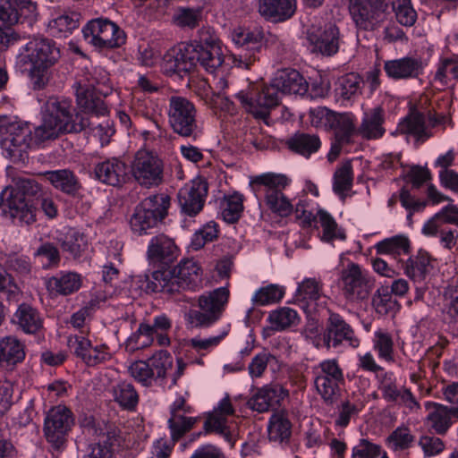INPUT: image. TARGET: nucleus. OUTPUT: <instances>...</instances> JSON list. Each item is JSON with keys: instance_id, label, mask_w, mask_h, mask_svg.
I'll return each instance as SVG.
<instances>
[{"instance_id": "1", "label": "nucleus", "mask_w": 458, "mask_h": 458, "mask_svg": "<svg viewBox=\"0 0 458 458\" xmlns=\"http://www.w3.org/2000/svg\"><path fill=\"white\" fill-rule=\"evenodd\" d=\"M55 42L44 37H35L27 42L17 56L18 64L27 71L34 90L44 89L53 78L52 68L60 59Z\"/></svg>"}, {"instance_id": "2", "label": "nucleus", "mask_w": 458, "mask_h": 458, "mask_svg": "<svg viewBox=\"0 0 458 458\" xmlns=\"http://www.w3.org/2000/svg\"><path fill=\"white\" fill-rule=\"evenodd\" d=\"M47 114L42 123L35 129L34 140L43 142L55 139L60 133H77L93 125L85 115H73L71 101L50 98L46 104Z\"/></svg>"}, {"instance_id": "3", "label": "nucleus", "mask_w": 458, "mask_h": 458, "mask_svg": "<svg viewBox=\"0 0 458 458\" xmlns=\"http://www.w3.org/2000/svg\"><path fill=\"white\" fill-rule=\"evenodd\" d=\"M290 182L285 174L266 173L252 177L250 184L255 192L263 193L265 204L272 213L286 217L293 211V205L284 193Z\"/></svg>"}, {"instance_id": "4", "label": "nucleus", "mask_w": 458, "mask_h": 458, "mask_svg": "<svg viewBox=\"0 0 458 458\" xmlns=\"http://www.w3.org/2000/svg\"><path fill=\"white\" fill-rule=\"evenodd\" d=\"M167 116L168 123L175 134L193 141L203 137V126L198 119L197 108L188 98L171 96L168 99Z\"/></svg>"}, {"instance_id": "5", "label": "nucleus", "mask_w": 458, "mask_h": 458, "mask_svg": "<svg viewBox=\"0 0 458 458\" xmlns=\"http://www.w3.org/2000/svg\"><path fill=\"white\" fill-rule=\"evenodd\" d=\"M33 142L30 128L7 116H0V146L13 161H24Z\"/></svg>"}, {"instance_id": "6", "label": "nucleus", "mask_w": 458, "mask_h": 458, "mask_svg": "<svg viewBox=\"0 0 458 458\" xmlns=\"http://www.w3.org/2000/svg\"><path fill=\"white\" fill-rule=\"evenodd\" d=\"M170 206L168 195L161 193L144 199L135 208L130 225L134 233L144 235L157 226L166 216Z\"/></svg>"}, {"instance_id": "7", "label": "nucleus", "mask_w": 458, "mask_h": 458, "mask_svg": "<svg viewBox=\"0 0 458 458\" xmlns=\"http://www.w3.org/2000/svg\"><path fill=\"white\" fill-rule=\"evenodd\" d=\"M234 98L247 113L262 120H267L271 110L279 105V93L272 83L260 89L249 85L237 92Z\"/></svg>"}, {"instance_id": "8", "label": "nucleus", "mask_w": 458, "mask_h": 458, "mask_svg": "<svg viewBox=\"0 0 458 458\" xmlns=\"http://www.w3.org/2000/svg\"><path fill=\"white\" fill-rule=\"evenodd\" d=\"M314 386L327 404H334L340 394L341 385L344 383V377L339 362L335 359H327L312 368Z\"/></svg>"}, {"instance_id": "9", "label": "nucleus", "mask_w": 458, "mask_h": 458, "mask_svg": "<svg viewBox=\"0 0 458 458\" xmlns=\"http://www.w3.org/2000/svg\"><path fill=\"white\" fill-rule=\"evenodd\" d=\"M451 123L450 119L443 114L428 111L427 114L411 111L397 126V132L414 138L418 143H424L433 136V129Z\"/></svg>"}, {"instance_id": "10", "label": "nucleus", "mask_w": 458, "mask_h": 458, "mask_svg": "<svg viewBox=\"0 0 458 458\" xmlns=\"http://www.w3.org/2000/svg\"><path fill=\"white\" fill-rule=\"evenodd\" d=\"M84 39L99 49H111L123 46L126 35L117 24L107 19H94L82 29Z\"/></svg>"}, {"instance_id": "11", "label": "nucleus", "mask_w": 458, "mask_h": 458, "mask_svg": "<svg viewBox=\"0 0 458 458\" xmlns=\"http://www.w3.org/2000/svg\"><path fill=\"white\" fill-rule=\"evenodd\" d=\"M386 0H349V12L359 30L374 31L386 20Z\"/></svg>"}, {"instance_id": "12", "label": "nucleus", "mask_w": 458, "mask_h": 458, "mask_svg": "<svg viewBox=\"0 0 458 458\" xmlns=\"http://www.w3.org/2000/svg\"><path fill=\"white\" fill-rule=\"evenodd\" d=\"M131 174L142 187L159 186L164 182V162L156 152L140 149L132 160Z\"/></svg>"}, {"instance_id": "13", "label": "nucleus", "mask_w": 458, "mask_h": 458, "mask_svg": "<svg viewBox=\"0 0 458 458\" xmlns=\"http://www.w3.org/2000/svg\"><path fill=\"white\" fill-rule=\"evenodd\" d=\"M73 425L74 417L68 407L62 404L54 406L46 414L44 436L54 449L60 450L64 447Z\"/></svg>"}, {"instance_id": "14", "label": "nucleus", "mask_w": 458, "mask_h": 458, "mask_svg": "<svg viewBox=\"0 0 458 458\" xmlns=\"http://www.w3.org/2000/svg\"><path fill=\"white\" fill-rule=\"evenodd\" d=\"M231 38L238 47V52L231 55L233 64L239 68L250 69L259 60L262 35L243 28H236L232 31Z\"/></svg>"}, {"instance_id": "15", "label": "nucleus", "mask_w": 458, "mask_h": 458, "mask_svg": "<svg viewBox=\"0 0 458 458\" xmlns=\"http://www.w3.org/2000/svg\"><path fill=\"white\" fill-rule=\"evenodd\" d=\"M327 311L328 318L323 334V342L327 349L336 348L344 342H347L352 347H357L360 341L356 337L352 327L340 314L330 310Z\"/></svg>"}, {"instance_id": "16", "label": "nucleus", "mask_w": 458, "mask_h": 458, "mask_svg": "<svg viewBox=\"0 0 458 458\" xmlns=\"http://www.w3.org/2000/svg\"><path fill=\"white\" fill-rule=\"evenodd\" d=\"M307 40L312 47V53L332 56L339 50L340 31L333 23L325 24L324 27L312 26L307 32Z\"/></svg>"}, {"instance_id": "17", "label": "nucleus", "mask_w": 458, "mask_h": 458, "mask_svg": "<svg viewBox=\"0 0 458 458\" xmlns=\"http://www.w3.org/2000/svg\"><path fill=\"white\" fill-rule=\"evenodd\" d=\"M198 50L191 43H182L164 56L163 69L168 74L180 76L195 70L198 65Z\"/></svg>"}, {"instance_id": "18", "label": "nucleus", "mask_w": 458, "mask_h": 458, "mask_svg": "<svg viewBox=\"0 0 458 458\" xmlns=\"http://www.w3.org/2000/svg\"><path fill=\"white\" fill-rule=\"evenodd\" d=\"M37 16V6L31 0H0V21L8 26H32Z\"/></svg>"}, {"instance_id": "19", "label": "nucleus", "mask_w": 458, "mask_h": 458, "mask_svg": "<svg viewBox=\"0 0 458 458\" xmlns=\"http://www.w3.org/2000/svg\"><path fill=\"white\" fill-rule=\"evenodd\" d=\"M74 88L77 104L81 108V112L74 115L89 117L93 125L87 129L100 134L104 131V126L101 123H96L93 119L106 114L107 110L103 100L95 96L96 90L86 88L84 83H75Z\"/></svg>"}, {"instance_id": "20", "label": "nucleus", "mask_w": 458, "mask_h": 458, "mask_svg": "<svg viewBox=\"0 0 458 458\" xmlns=\"http://www.w3.org/2000/svg\"><path fill=\"white\" fill-rule=\"evenodd\" d=\"M207 194L208 183L201 179L184 185L177 195L182 211L190 216L197 215L203 208Z\"/></svg>"}, {"instance_id": "21", "label": "nucleus", "mask_w": 458, "mask_h": 458, "mask_svg": "<svg viewBox=\"0 0 458 458\" xmlns=\"http://www.w3.org/2000/svg\"><path fill=\"white\" fill-rule=\"evenodd\" d=\"M343 293L352 301L364 300L369 296L368 282L361 273L360 267L355 264H349L342 271Z\"/></svg>"}, {"instance_id": "22", "label": "nucleus", "mask_w": 458, "mask_h": 458, "mask_svg": "<svg viewBox=\"0 0 458 458\" xmlns=\"http://www.w3.org/2000/svg\"><path fill=\"white\" fill-rule=\"evenodd\" d=\"M179 250L174 241L164 233L152 237L147 250V257L151 264L168 266L178 257Z\"/></svg>"}, {"instance_id": "23", "label": "nucleus", "mask_w": 458, "mask_h": 458, "mask_svg": "<svg viewBox=\"0 0 458 458\" xmlns=\"http://www.w3.org/2000/svg\"><path fill=\"white\" fill-rule=\"evenodd\" d=\"M234 413V409L231 403L229 395H225L219 401L217 406L214 408L204 422V430L206 433L215 432L222 436L225 440H232L231 432L227 426V417Z\"/></svg>"}, {"instance_id": "24", "label": "nucleus", "mask_w": 458, "mask_h": 458, "mask_svg": "<svg viewBox=\"0 0 458 458\" xmlns=\"http://www.w3.org/2000/svg\"><path fill=\"white\" fill-rule=\"evenodd\" d=\"M254 3L260 16L272 22L287 21L297 8L296 0H254Z\"/></svg>"}, {"instance_id": "25", "label": "nucleus", "mask_w": 458, "mask_h": 458, "mask_svg": "<svg viewBox=\"0 0 458 458\" xmlns=\"http://www.w3.org/2000/svg\"><path fill=\"white\" fill-rule=\"evenodd\" d=\"M288 396V391L281 385H267L259 389L247 402V406L259 413L268 411Z\"/></svg>"}, {"instance_id": "26", "label": "nucleus", "mask_w": 458, "mask_h": 458, "mask_svg": "<svg viewBox=\"0 0 458 458\" xmlns=\"http://www.w3.org/2000/svg\"><path fill=\"white\" fill-rule=\"evenodd\" d=\"M425 408L428 411L425 419L428 431L438 436H444L447 433L453 424L452 416L458 418V413L454 412V408L444 404L427 402Z\"/></svg>"}, {"instance_id": "27", "label": "nucleus", "mask_w": 458, "mask_h": 458, "mask_svg": "<svg viewBox=\"0 0 458 458\" xmlns=\"http://www.w3.org/2000/svg\"><path fill=\"white\" fill-rule=\"evenodd\" d=\"M278 93L303 96L308 92L309 84L304 77L294 69H283L276 72L272 82Z\"/></svg>"}, {"instance_id": "28", "label": "nucleus", "mask_w": 458, "mask_h": 458, "mask_svg": "<svg viewBox=\"0 0 458 458\" xmlns=\"http://www.w3.org/2000/svg\"><path fill=\"white\" fill-rule=\"evenodd\" d=\"M384 69L388 77L395 80L418 78L423 71L420 59L405 56L385 62Z\"/></svg>"}, {"instance_id": "29", "label": "nucleus", "mask_w": 458, "mask_h": 458, "mask_svg": "<svg viewBox=\"0 0 458 458\" xmlns=\"http://www.w3.org/2000/svg\"><path fill=\"white\" fill-rule=\"evenodd\" d=\"M94 172L97 179L103 183L119 186L126 180L127 165L123 161L114 157L98 163Z\"/></svg>"}, {"instance_id": "30", "label": "nucleus", "mask_w": 458, "mask_h": 458, "mask_svg": "<svg viewBox=\"0 0 458 458\" xmlns=\"http://www.w3.org/2000/svg\"><path fill=\"white\" fill-rule=\"evenodd\" d=\"M180 292L194 290L201 282L200 267L193 259L181 261L174 267Z\"/></svg>"}, {"instance_id": "31", "label": "nucleus", "mask_w": 458, "mask_h": 458, "mask_svg": "<svg viewBox=\"0 0 458 458\" xmlns=\"http://www.w3.org/2000/svg\"><path fill=\"white\" fill-rule=\"evenodd\" d=\"M384 121L383 108L376 106L364 113L358 133L367 140L379 139L386 131L383 127Z\"/></svg>"}, {"instance_id": "32", "label": "nucleus", "mask_w": 458, "mask_h": 458, "mask_svg": "<svg viewBox=\"0 0 458 458\" xmlns=\"http://www.w3.org/2000/svg\"><path fill=\"white\" fill-rule=\"evenodd\" d=\"M176 282L174 268L157 270L152 273L151 277L148 280L147 290L172 295L180 292V286Z\"/></svg>"}, {"instance_id": "33", "label": "nucleus", "mask_w": 458, "mask_h": 458, "mask_svg": "<svg viewBox=\"0 0 458 458\" xmlns=\"http://www.w3.org/2000/svg\"><path fill=\"white\" fill-rule=\"evenodd\" d=\"M25 358L24 344L15 336L0 339V365L9 367L21 362Z\"/></svg>"}, {"instance_id": "34", "label": "nucleus", "mask_w": 458, "mask_h": 458, "mask_svg": "<svg viewBox=\"0 0 458 458\" xmlns=\"http://www.w3.org/2000/svg\"><path fill=\"white\" fill-rule=\"evenodd\" d=\"M14 322L26 334H36L43 327V318L37 309L21 303L14 313Z\"/></svg>"}, {"instance_id": "35", "label": "nucleus", "mask_w": 458, "mask_h": 458, "mask_svg": "<svg viewBox=\"0 0 458 458\" xmlns=\"http://www.w3.org/2000/svg\"><path fill=\"white\" fill-rule=\"evenodd\" d=\"M287 148L304 157L316 153L321 147V140L317 134L296 132L287 139Z\"/></svg>"}, {"instance_id": "36", "label": "nucleus", "mask_w": 458, "mask_h": 458, "mask_svg": "<svg viewBox=\"0 0 458 458\" xmlns=\"http://www.w3.org/2000/svg\"><path fill=\"white\" fill-rule=\"evenodd\" d=\"M45 178L56 190L69 195H75L81 189V183L74 174L69 169H60L47 171L44 173Z\"/></svg>"}, {"instance_id": "37", "label": "nucleus", "mask_w": 458, "mask_h": 458, "mask_svg": "<svg viewBox=\"0 0 458 458\" xmlns=\"http://www.w3.org/2000/svg\"><path fill=\"white\" fill-rule=\"evenodd\" d=\"M81 284V276L74 272H61L47 280V287L51 293L67 295L78 291Z\"/></svg>"}, {"instance_id": "38", "label": "nucleus", "mask_w": 458, "mask_h": 458, "mask_svg": "<svg viewBox=\"0 0 458 458\" xmlns=\"http://www.w3.org/2000/svg\"><path fill=\"white\" fill-rule=\"evenodd\" d=\"M114 401L124 411H133L140 401L134 386L129 382H119L112 388Z\"/></svg>"}, {"instance_id": "39", "label": "nucleus", "mask_w": 458, "mask_h": 458, "mask_svg": "<svg viewBox=\"0 0 458 458\" xmlns=\"http://www.w3.org/2000/svg\"><path fill=\"white\" fill-rule=\"evenodd\" d=\"M80 17L77 13H64L53 18L47 24L48 32L55 38H67L79 27Z\"/></svg>"}, {"instance_id": "40", "label": "nucleus", "mask_w": 458, "mask_h": 458, "mask_svg": "<svg viewBox=\"0 0 458 458\" xmlns=\"http://www.w3.org/2000/svg\"><path fill=\"white\" fill-rule=\"evenodd\" d=\"M229 291L225 287H219L199 298V307L201 310L216 315V318L222 314L225 305L228 301Z\"/></svg>"}, {"instance_id": "41", "label": "nucleus", "mask_w": 458, "mask_h": 458, "mask_svg": "<svg viewBox=\"0 0 458 458\" xmlns=\"http://www.w3.org/2000/svg\"><path fill=\"white\" fill-rule=\"evenodd\" d=\"M323 284L321 281L316 278H305L299 284L295 298L298 301L303 303V308L307 312H310V302L316 303L322 296Z\"/></svg>"}, {"instance_id": "42", "label": "nucleus", "mask_w": 458, "mask_h": 458, "mask_svg": "<svg viewBox=\"0 0 458 458\" xmlns=\"http://www.w3.org/2000/svg\"><path fill=\"white\" fill-rule=\"evenodd\" d=\"M268 437L271 441H287L292 435V423L284 411L272 414L267 427Z\"/></svg>"}, {"instance_id": "43", "label": "nucleus", "mask_w": 458, "mask_h": 458, "mask_svg": "<svg viewBox=\"0 0 458 458\" xmlns=\"http://www.w3.org/2000/svg\"><path fill=\"white\" fill-rule=\"evenodd\" d=\"M267 322L271 330L284 331L297 326L300 317L296 310L289 307H281L269 312Z\"/></svg>"}, {"instance_id": "44", "label": "nucleus", "mask_w": 458, "mask_h": 458, "mask_svg": "<svg viewBox=\"0 0 458 458\" xmlns=\"http://www.w3.org/2000/svg\"><path fill=\"white\" fill-rule=\"evenodd\" d=\"M197 50L198 64L206 72L216 74L222 69L225 63L223 47Z\"/></svg>"}, {"instance_id": "45", "label": "nucleus", "mask_w": 458, "mask_h": 458, "mask_svg": "<svg viewBox=\"0 0 458 458\" xmlns=\"http://www.w3.org/2000/svg\"><path fill=\"white\" fill-rule=\"evenodd\" d=\"M353 183L352 166L350 160L344 162L336 168L333 176V191L342 199H345L346 192L351 191Z\"/></svg>"}, {"instance_id": "46", "label": "nucleus", "mask_w": 458, "mask_h": 458, "mask_svg": "<svg viewBox=\"0 0 458 458\" xmlns=\"http://www.w3.org/2000/svg\"><path fill=\"white\" fill-rule=\"evenodd\" d=\"M405 275L414 281H422L425 279L430 268V259L427 253L419 252L415 256H411L404 266Z\"/></svg>"}, {"instance_id": "47", "label": "nucleus", "mask_w": 458, "mask_h": 458, "mask_svg": "<svg viewBox=\"0 0 458 458\" xmlns=\"http://www.w3.org/2000/svg\"><path fill=\"white\" fill-rule=\"evenodd\" d=\"M154 337L150 324L140 323L138 329L127 338L124 344L125 351L133 353L136 351L145 349L152 344Z\"/></svg>"}, {"instance_id": "48", "label": "nucleus", "mask_w": 458, "mask_h": 458, "mask_svg": "<svg viewBox=\"0 0 458 458\" xmlns=\"http://www.w3.org/2000/svg\"><path fill=\"white\" fill-rule=\"evenodd\" d=\"M317 216L323 230L322 241L330 242L334 240L343 241L346 238L344 231L338 227L337 223L328 212L319 209Z\"/></svg>"}, {"instance_id": "49", "label": "nucleus", "mask_w": 458, "mask_h": 458, "mask_svg": "<svg viewBox=\"0 0 458 458\" xmlns=\"http://www.w3.org/2000/svg\"><path fill=\"white\" fill-rule=\"evenodd\" d=\"M221 215L225 222H237L243 211V195L235 192L225 196L221 203Z\"/></svg>"}, {"instance_id": "50", "label": "nucleus", "mask_w": 458, "mask_h": 458, "mask_svg": "<svg viewBox=\"0 0 458 458\" xmlns=\"http://www.w3.org/2000/svg\"><path fill=\"white\" fill-rule=\"evenodd\" d=\"M377 253L399 256L410 250V241L406 236L396 235L377 242L375 246Z\"/></svg>"}, {"instance_id": "51", "label": "nucleus", "mask_w": 458, "mask_h": 458, "mask_svg": "<svg viewBox=\"0 0 458 458\" xmlns=\"http://www.w3.org/2000/svg\"><path fill=\"white\" fill-rule=\"evenodd\" d=\"M373 307L377 314L388 315L399 310L397 301L392 296L388 286L377 289L372 299Z\"/></svg>"}, {"instance_id": "52", "label": "nucleus", "mask_w": 458, "mask_h": 458, "mask_svg": "<svg viewBox=\"0 0 458 458\" xmlns=\"http://www.w3.org/2000/svg\"><path fill=\"white\" fill-rule=\"evenodd\" d=\"M202 20L201 8L179 7L173 15V22L182 29L193 30Z\"/></svg>"}, {"instance_id": "53", "label": "nucleus", "mask_w": 458, "mask_h": 458, "mask_svg": "<svg viewBox=\"0 0 458 458\" xmlns=\"http://www.w3.org/2000/svg\"><path fill=\"white\" fill-rule=\"evenodd\" d=\"M61 246L64 251H68L74 259H78L88 250V241L83 233L70 230Z\"/></svg>"}, {"instance_id": "54", "label": "nucleus", "mask_w": 458, "mask_h": 458, "mask_svg": "<svg viewBox=\"0 0 458 458\" xmlns=\"http://www.w3.org/2000/svg\"><path fill=\"white\" fill-rule=\"evenodd\" d=\"M148 362L154 374V379L157 382L159 379H165L166 372L173 365V357L167 351L160 350L155 352Z\"/></svg>"}, {"instance_id": "55", "label": "nucleus", "mask_w": 458, "mask_h": 458, "mask_svg": "<svg viewBox=\"0 0 458 458\" xmlns=\"http://www.w3.org/2000/svg\"><path fill=\"white\" fill-rule=\"evenodd\" d=\"M374 350L378 357L386 362L394 361V342L392 336L382 330H377L373 338Z\"/></svg>"}, {"instance_id": "56", "label": "nucleus", "mask_w": 458, "mask_h": 458, "mask_svg": "<svg viewBox=\"0 0 458 458\" xmlns=\"http://www.w3.org/2000/svg\"><path fill=\"white\" fill-rule=\"evenodd\" d=\"M361 77L354 72L347 73L338 80V90L340 96L344 99H351L360 94Z\"/></svg>"}, {"instance_id": "57", "label": "nucleus", "mask_w": 458, "mask_h": 458, "mask_svg": "<svg viewBox=\"0 0 458 458\" xmlns=\"http://www.w3.org/2000/svg\"><path fill=\"white\" fill-rule=\"evenodd\" d=\"M195 417H187L185 415L170 416L168 427L171 432V437L174 441H178L184 434L190 431L197 423Z\"/></svg>"}, {"instance_id": "58", "label": "nucleus", "mask_w": 458, "mask_h": 458, "mask_svg": "<svg viewBox=\"0 0 458 458\" xmlns=\"http://www.w3.org/2000/svg\"><path fill=\"white\" fill-rule=\"evenodd\" d=\"M284 294L282 287L276 284H268L256 291L251 301L256 305L265 306L280 301Z\"/></svg>"}, {"instance_id": "59", "label": "nucleus", "mask_w": 458, "mask_h": 458, "mask_svg": "<svg viewBox=\"0 0 458 458\" xmlns=\"http://www.w3.org/2000/svg\"><path fill=\"white\" fill-rule=\"evenodd\" d=\"M336 114L325 106H318L310 110L309 118L312 126L330 130L333 129Z\"/></svg>"}, {"instance_id": "60", "label": "nucleus", "mask_w": 458, "mask_h": 458, "mask_svg": "<svg viewBox=\"0 0 458 458\" xmlns=\"http://www.w3.org/2000/svg\"><path fill=\"white\" fill-rule=\"evenodd\" d=\"M128 372L131 377L143 386H151L154 379V374L149 367L148 360H135L128 367Z\"/></svg>"}, {"instance_id": "61", "label": "nucleus", "mask_w": 458, "mask_h": 458, "mask_svg": "<svg viewBox=\"0 0 458 458\" xmlns=\"http://www.w3.org/2000/svg\"><path fill=\"white\" fill-rule=\"evenodd\" d=\"M332 130L335 131V136L339 137L340 140L351 141V137L355 131L352 115L349 114L337 113Z\"/></svg>"}, {"instance_id": "62", "label": "nucleus", "mask_w": 458, "mask_h": 458, "mask_svg": "<svg viewBox=\"0 0 458 458\" xmlns=\"http://www.w3.org/2000/svg\"><path fill=\"white\" fill-rule=\"evenodd\" d=\"M172 327V321L166 315H159L154 318L153 324H150L152 334L157 337L160 346H166L170 344L167 332Z\"/></svg>"}, {"instance_id": "63", "label": "nucleus", "mask_w": 458, "mask_h": 458, "mask_svg": "<svg viewBox=\"0 0 458 458\" xmlns=\"http://www.w3.org/2000/svg\"><path fill=\"white\" fill-rule=\"evenodd\" d=\"M435 80L442 85L448 84L452 80L458 81V61L453 59L444 60L438 66Z\"/></svg>"}, {"instance_id": "64", "label": "nucleus", "mask_w": 458, "mask_h": 458, "mask_svg": "<svg viewBox=\"0 0 458 458\" xmlns=\"http://www.w3.org/2000/svg\"><path fill=\"white\" fill-rule=\"evenodd\" d=\"M380 445L370 442L367 438H361L353 446L352 451V458H377L380 455Z\"/></svg>"}]
</instances>
